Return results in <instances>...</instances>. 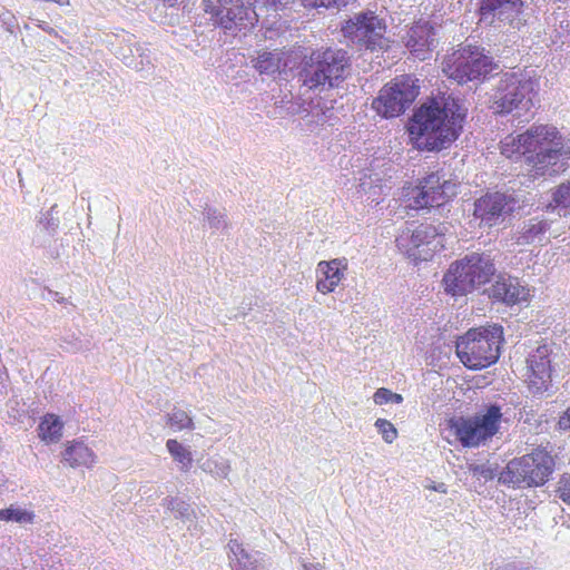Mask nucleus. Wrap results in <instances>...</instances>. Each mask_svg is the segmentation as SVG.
I'll return each mask as SVG.
<instances>
[{
    "instance_id": "obj_18",
    "label": "nucleus",
    "mask_w": 570,
    "mask_h": 570,
    "mask_svg": "<svg viewBox=\"0 0 570 570\" xmlns=\"http://www.w3.org/2000/svg\"><path fill=\"white\" fill-rule=\"evenodd\" d=\"M489 296L507 305L525 302L529 289L517 277L499 275L489 291Z\"/></svg>"
},
{
    "instance_id": "obj_20",
    "label": "nucleus",
    "mask_w": 570,
    "mask_h": 570,
    "mask_svg": "<svg viewBox=\"0 0 570 570\" xmlns=\"http://www.w3.org/2000/svg\"><path fill=\"white\" fill-rule=\"evenodd\" d=\"M347 269L346 259H332L330 262L322 261L317 264L316 288L322 294H328L335 291L341 281L345 276Z\"/></svg>"
},
{
    "instance_id": "obj_9",
    "label": "nucleus",
    "mask_w": 570,
    "mask_h": 570,
    "mask_svg": "<svg viewBox=\"0 0 570 570\" xmlns=\"http://www.w3.org/2000/svg\"><path fill=\"white\" fill-rule=\"evenodd\" d=\"M445 226L407 224L396 236L397 248L415 264L429 261L443 247Z\"/></svg>"
},
{
    "instance_id": "obj_37",
    "label": "nucleus",
    "mask_w": 570,
    "mask_h": 570,
    "mask_svg": "<svg viewBox=\"0 0 570 570\" xmlns=\"http://www.w3.org/2000/svg\"><path fill=\"white\" fill-rule=\"evenodd\" d=\"M57 208V205H53L49 212H47L43 217L39 220V224L46 229L49 234L56 232L58 227V219L53 217V210Z\"/></svg>"
},
{
    "instance_id": "obj_8",
    "label": "nucleus",
    "mask_w": 570,
    "mask_h": 570,
    "mask_svg": "<svg viewBox=\"0 0 570 570\" xmlns=\"http://www.w3.org/2000/svg\"><path fill=\"white\" fill-rule=\"evenodd\" d=\"M498 68L484 49L470 45L448 55L442 62V71L459 85L484 79Z\"/></svg>"
},
{
    "instance_id": "obj_12",
    "label": "nucleus",
    "mask_w": 570,
    "mask_h": 570,
    "mask_svg": "<svg viewBox=\"0 0 570 570\" xmlns=\"http://www.w3.org/2000/svg\"><path fill=\"white\" fill-rule=\"evenodd\" d=\"M204 11L214 26L236 33L252 28L257 16L244 0H203Z\"/></svg>"
},
{
    "instance_id": "obj_39",
    "label": "nucleus",
    "mask_w": 570,
    "mask_h": 570,
    "mask_svg": "<svg viewBox=\"0 0 570 570\" xmlns=\"http://www.w3.org/2000/svg\"><path fill=\"white\" fill-rule=\"evenodd\" d=\"M312 112H313V116L316 118L315 121H316L317 125H322L324 122H327L333 117L332 108L322 107L321 104H317L313 108Z\"/></svg>"
},
{
    "instance_id": "obj_50",
    "label": "nucleus",
    "mask_w": 570,
    "mask_h": 570,
    "mask_svg": "<svg viewBox=\"0 0 570 570\" xmlns=\"http://www.w3.org/2000/svg\"><path fill=\"white\" fill-rule=\"evenodd\" d=\"M63 342L70 344V342H72V338H69V341L67 338H63Z\"/></svg>"
},
{
    "instance_id": "obj_2",
    "label": "nucleus",
    "mask_w": 570,
    "mask_h": 570,
    "mask_svg": "<svg viewBox=\"0 0 570 570\" xmlns=\"http://www.w3.org/2000/svg\"><path fill=\"white\" fill-rule=\"evenodd\" d=\"M351 70L347 51L337 48H318L305 56L298 67L297 79L302 88L321 95L338 88Z\"/></svg>"
},
{
    "instance_id": "obj_49",
    "label": "nucleus",
    "mask_w": 570,
    "mask_h": 570,
    "mask_svg": "<svg viewBox=\"0 0 570 570\" xmlns=\"http://www.w3.org/2000/svg\"><path fill=\"white\" fill-rule=\"evenodd\" d=\"M163 1L171 7L176 3L177 0H163Z\"/></svg>"
},
{
    "instance_id": "obj_33",
    "label": "nucleus",
    "mask_w": 570,
    "mask_h": 570,
    "mask_svg": "<svg viewBox=\"0 0 570 570\" xmlns=\"http://www.w3.org/2000/svg\"><path fill=\"white\" fill-rule=\"evenodd\" d=\"M357 188L360 194L367 195L368 199L379 204L377 196L381 187L379 185H374V179H372L371 176L364 175V177L360 178Z\"/></svg>"
},
{
    "instance_id": "obj_36",
    "label": "nucleus",
    "mask_w": 570,
    "mask_h": 570,
    "mask_svg": "<svg viewBox=\"0 0 570 570\" xmlns=\"http://www.w3.org/2000/svg\"><path fill=\"white\" fill-rule=\"evenodd\" d=\"M553 200L557 206L570 208V181L562 184L553 194Z\"/></svg>"
},
{
    "instance_id": "obj_4",
    "label": "nucleus",
    "mask_w": 570,
    "mask_h": 570,
    "mask_svg": "<svg viewBox=\"0 0 570 570\" xmlns=\"http://www.w3.org/2000/svg\"><path fill=\"white\" fill-rule=\"evenodd\" d=\"M503 341L501 325L492 324L469 330L456 342V355L469 368L487 367L497 362Z\"/></svg>"
},
{
    "instance_id": "obj_26",
    "label": "nucleus",
    "mask_w": 570,
    "mask_h": 570,
    "mask_svg": "<svg viewBox=\"0 0 570 570\" xmlns=\"http://www.w3.org/2000/svg\"><path fill=\"white\" fill-rule=\"evenodd\" d=\"M166 448L174 461L179 464V470L188 472L193 466V455L190 450L175 439L166 442Z\"/></svg>"
},
{
    "instance_id": "obj_11",
    "label": "nucleus",
    "mask_w": 570,
    "mask_h": 570,
    "mask_svg": "<svg viewBox=\"0 0 570 570\" xmlns=\"http://www.w3.org/2000/svg\"><path fill=\"white\" fill-rule=\"evenodd\" d=\"M419 91L417 79L402 75L383 86L372 107L385 118L397 117L412 105Z\"/></svg>"
},
{
    "instance_id": "obj_47",
    "label": "nucleus",
    "mask_w": 570,
    "mask_h": 570,
    "mask_svg": "<svg viewBox=\"0 0 570 570\" xmlns=\"http://www.w3.org/2000/svg\"><path fill=\"white\" fill-rule=\"evenodd\" d=\"M39 27L45 30L46 32H49V33H52L53 32V29L50 28L46 22H42L39 24Z\"/></svg>"
},
{
    "instance_id": "obj_30",
    "label": "nucleus",
    "mask_w": 570,
    "mask_h": 570,
    "mask_svg": "<svg viewBox=\"0 0 570 570\" xmlns=\"http://www.w3.org/2000/svg\"><path fill=\"white\" fill-rule=\"evenodd\" d=\"M167 424L175 432L181 430H193L194 421L191 416L184 410L175 407L170 413L167 414Z\"/></svg>"
},
{
    "instance_id": "obj_16",
    "label": "nucleus",
    "mask_w": 570,
    "mask_h": 570,
    "mask_svg": "<svg viewBox=\"0 0 570 570\" xmlns=\"http://www.w3.org/2000/svg\"><path fill=\"white\" fill-rule=\"evenodd\" d=\"M552 347L548 344L538 346L528 358V385L532 393L542 394L548 391L552 381Z\"/></svg>"
},
{
    "instance_id": "obj_24",
    "label": "nucleus",
    "mask_w": 570,
    "mask_h": 570,
    "mask_svg": "<svg viewBox=\"0 0 570 570\" xmlns=\"http://www.w3.org/2000/svg\"><path fill=\"white\" fill-rule=\"evenodd\" d=\"M228 549L233 570H264V566L258 562L255 554L247 552L237 540H229Z\"/></svg>"
},
{
    "instance_id": "obj_38",
    "label": "nucleus",
    "mask_w": 570,
    "mask_h": 570,
    "mask_svg": "<svg viewBox=\"0 0 570 570\" xmlns=\"http://www.w3.org/2000/svg\"><path fill=\"white\" fill-rule=\"evenodd\" d=\"M559 498L570 504V474L566 473L558 482Z\"/></svg>"
},
{
    "instance_id": "obj_46",
    "label": "nucleus",
    "mask_w": 570,
    "mask_h": 570,
    "mask_svg": "<svg viewBox=\"0 0 570 570\" xmlns=\"http://www.w3.org/2000/svg\"><path fill=\"white\" fill-rule=\"evenodd\" d=\"M70 351L78 352L80 350V342L76 338L75 342H70Z\"/></svg>"
},
{
    "instance_id": "obj_31",
    "label": "nucleus",
    "mask_w": 570,
    "mask_h": 570,
    "mask_svg": "<svg viewBox=\"0 0 570 570\" xmlns=\"http://www.w3.org/2000/svg\"><path fill=\"white\" fill-rule=\"evenodd\" d=\"M203 215L205 223L208 225L210 229L215 232L227 229L228 222L224 210L206 206Z\"/></svg>"
},
{
    "instance_id": "obj_6",
    "label": "nucleus",
    "mask_w": 570,
    "mask_h": 570,
    "mask_svg": "<svg viewBox=\"0 0 570 570\" xmlns=\"http://www.w3.org/2000/svg\"><path fill=\"white\" fill-rule=\"evenodd\" d=\"M537 83L528 75L520 71L503 73L492 96L493 109L499 114L515 112L521 117L533 107L532 96Z\"/></svg>"
},
{
    "instance_id": "obj_21",
    "label": "nucleus",
    "mask_w": 570,
    "mask_h": 570,
    "mask_svg": "<svg viewBox=\"0 0 570 570\" xmlns=\"http://www.w3.org/2000/svg\"><path fill=\"white\" fill-rule=\"evenodd\" d=\"M289 53L283 50L262 51L253 60L254 68L259 73L274 75L285 72L288 66Z\"/></svg>"
},
{
    "instance_id": "obj_45",
    "label": "nucleus",
    "mask_w": 570,
    "mask_h": 570,
    "mask_svg": "<svg viewBox=\"0 0 570 570\" xmlns=\"http://www.w3.org/2000/svg\"><path fill=\"white\" fill-rule=\"evenodd\" d=\"M403 402V396L401 394L394 393L391 391V403L400 404Z\"/></svg>"
},
{
    "instance_id": "obj_34",
    "label": "nucleus",
    "mask_w": 570,
    "mask_h": 570,
    "mask_svg": "<svg viewBox=\"0 0 570 570\" xmlns=\"http://www.w3.org/2000/svg\"><path fill=\"white\" fill-rule=\"evenodd\" d=\"M374 426L386 443H392L397 438L396 428L385 419H377Z\"/></svg>"
},
{
    "instance_id": "obj_5",
    "label": "nucleus",
    "mask_w": 570,
    "mask_h": 570,
    "mask_svg": "<svg viewBox=\"0 0 570 570\" xmlns=\"http://www.w3.org/2000/svg\"><path fill=\"white\" fill-rule=\"evenodd\" d=\"M494 273L495 267L489 255L471 253L450 265L443 283L449 294L461 296L487 284Z\"/></svg>"
},
{
    "instance_id": "obj_7",
    "label": "nucleus",
    "mask_w": 570,
    "mask_h": 570,
    "mask_svg": "<svg viewBox=\"0 0 570 570\" xmlns=\"http://www.w3.org/2000/svg\"><path fill=\"white\" fill-rule=\"evenodd\" d=\"M554 468L553 458L543 450L511 460L500 473L499 481L514 488L543 485Z\"/></svg>"
},
{
    "instance_id": "obj_35",
    "label": "nucleus",
    "mask_w": 570,
    "mask_h": 570,
    "mask_svg": "<svg viewBox=\"0 0 570 570\" xmlns=\"http://www.w3.org/2000/svg\"><path fill=\"white\" fill-rule=\"evenodd\" d=\"M469 472L478 478L483 479L484 481L491 480L494 478V470L488 463L476 464L472 463L469 465Z\"/></svg>"
},
{
    "instance_id": "obj_41",
    "label": "nucleus",
    "mask_w": 570,
    "mask_h": 570,
    "mask_svg": "<svg viewBox=\"0 0 570 570\" xmlns=\"http://www.w3.org/2000/svg\"><path fill=\"white\" fill-rule=\"evenodd\" d=\"M494 570H530V568L521 561H510L498 566Z\"/></svg>"
},
{
    "instance_id": "obj_32",
    "label": "nucleus",
    "mask_w": 570,
    "mask_h": 570,
    "mask_svg": "<svg viewBox=\"0 0 570 570\" xmlns=\"http://www.w3.org/2000/svg\"><path fill=\"white\" fill-rule=\"evenodd\" d=\"M522 134L514 136H507L503 141H501V154L508 158L513 157L515 154L527 155V145L523 144Z\"/></svg>"
},
{
    "instance_id": "obj_27",
    "label": "nucleus",
    "mask_w": 570,
    "mask_h": 570,
    "mask_svg": "<svg viewBox=\"0 0 570 570\" xmlns=\"http://www.w3.org/2000/svg\"><path fill=\"white\" fill-rule=\"evenodd\" d=\"M199 468L215 479H226L232 470L229 460L218 454L203 461Z\"/></svg>"
},
{
    "instance_id": "obj_1",
    "label": "nucleus",
    "mask_w": 570,
    "mask_h": 570,
    "mask_svg": "<svg viewBox=\"0 0 570 570\" xmlns=\"http://www.w3.org/2000/svg\"><path fill=\"white\" fill-rule=\"evenodd\" d=\"M464 117L465 109L450 96L433 99L414 112L410 134L415 136L419 148L440 150L458 138Z\"/></svg>"
},
{
    "instance_id": "obj_43",
    "label": "nucleus",
    "mask_w": 570,
    "mask_h": 570,
    "mask_svg": "<svg viewBox=\"0 0 570 570\" xmlns=\"http://www.w3.org/2000/svg\"><path fill=\"white\" fill-rule=\"evenodd\" d=\"M292 0H266V3L274 7L275 9L286 7Z\"/></svg>"
},
{
    "instance_id": "obj_44",
    "label": "nucleus",
    "mask_w": 570,
    "mask_h": 570,
    "mask_svg": "<svg viewBox=\"0 0 570 570\" xmlns=\"http://www.w3.org/2000/svg\"><path fill=\"white\" fill-rule=\"evenodd\" d=\"M304 570H323V566L321 563H303Z\"/></svg>"
},
{
    "instance_id": "obj_25",
    "label": "nucleus",
    "mask_w": 570,
    "mask_h": 570,
    "mask_svg": "<svg viewBox=\"0 0 570 570\" xmlns=\"http://www.w3.org/2000/svg\"><path fill=\"white\" fill-rule=\"evenodd\" d=\"M63 422L55 414H46L38 426L39 438L47 443H56L62 436Z\"/></svg>"
},
{
    "instance_id": "obj_29",
    "label": "nucleus",
    "mask_w": 570,
    "mask_h": 570,
    "mask_svg": "<svg viewBox=\"0 0 570 570\" xmlns=\"http://www.w3.org/2000/svg\"><path fill=\"white\" fill-rule=\"evenodd\" d=\"M163 507L175 514L176 519L188 521L195 514L190 504L177 497H167L163 500Z\"/></svg>"
},
{
    "instance_id": "obj_13",
    "label": "nucleus",
    "mask_w": 570,
    "mask_h": 570,
    "mask_svg": "<svg viewBox=\"0 0 570 570\" xmlns=\"http://www.w3.org/2000/svg\"><path fill=\"white\" fill-rule=\"evenodd\" d=\"M459 183L444 171L431 173L412 190L407 206L412 209L441 206L456 196Z\"/></svg>"
},
{
    "instance_id": "obj_14",
    "label": "nucleus",
    "mask_w": 570,
    "mask_h": 570,
    "mask_svg": "<svg viewBox=\"0 0 570 570\" xmlns=\"http://www.w3.org/2000/svg\"><path fill=\"white\" fill-rule=\"evenodd\" d=\"M480 22L495 29L507 26L520 28L523 23V0H478Z\"/></svg>"
},
{
    "instance_id": "obj_19",
    "label": "nucleus",
    "mask_w": 570,
    "mask_h": 570,
    "mask_svg": "<svg viewBox=\"0 0 570 570\" xmlns=\"http://www.w3.org/2000/svg\"><path fill=\"white\" fill-rule=\"evenodd\" d=\"M435 41L433 27L428 22H417L407 31L405 46L413 56L425 60L435 46Z\"/></svg>"
},
{
    "instance_id": "obj_42",
    "label": "nucleus",
    "mask_w": 570,
    "mask_h": 570,
    "mask_svg": "<svg viewBox=\"0 0 570 570\" xmlns=\"http://www.w3.org/2000/svg\"><path fill=\"white\" fill-rule=\"evenodd\" d=\"M559 426L562 430H570V406L559 420Z\"/></svg>"
},
{
    "instance_id": "obj_28",
    "label": "nucleus",
    "mask_w": 570,
    "mask_h": 570,
    "mask_svg": "<svg viewBox=\"0 0 570 570\" xmlns=\"http://www.w3.org/2000/svg\"><path fill=\"white\" fill-rule=\"evenodd\" d=\"M36 514L33 511L20 505L11 504L6 509H0V521L17 522L20 524L32 523Z\"/></svg>"
},
{
    "instance_id": "obj_17",
    "label": "nucleus",
    "mask_w": 570,
    "mask_h": 570,
    "mask_svg": "<svg viewBox=\"0 0 570 570\" xmlns=\"http://www.w3.org/2000/svg\"><path fill=\"white\" fill-rule=\"evenodd\" d=\"M514 199L503 193H487L474 202L473 216L480 226L491 227L513 210Z\"/></svg>"
},
{
    "instance_id": "obj_3",
    "label": "nucleus",
    "mask_w": 570,
    "mask_h": 570,
    "mask_svg": "<svg viewBox=\"0 0 570 570\" xmlns=\"http://www.w3.org/2000/svg\"><path fill=\"white\" fill-rule=\"evenodd\" d=\"M535 175L553 176L563 171L570 158V135L561 137L556 127L538 125L522 134Z\"/></svg>"
},
{
    "instance_id": "obj_40",
    "label": "nucleus",
    "mask_w": 570,
    "mask_h": 570,
    "mask_svg": "<svg viewBox=\"0 0 570 570\" xmlns=\"http://www.w3.org/2000/svg\"><path fill=\"white\" fill-rule=\"evenodd\" d=\"M373 400H374L375 404H377V405L391 403V390L384 389V387L379 389L374 393Z\"/></svg>"
},
{
    "instance_id": "obj_15",
    "label": "nucleus",
    "mask_w": 570,
    "mask_h": 570,
    "mask_svg": "<svg viewBox=\"0 0 570 570\" xmlns=\"http://www.w3.org/2000/svg\"><path fill=\"white\" fill-rule=\"evenodd\" d=\"M385 28L384 21L373 11H365L346 21L342 31L352 42L374 50L383 47Z\"/></svg>"
},
{
    "instance_id": "obj_23",
    "label": "nucleus",
    "mask_w": 570,
    "mask_h": 570,
    "mask_svg": "<svg viewBox=\"0 0 570 570\" xmlns=\"http://www.w3.org/2000/svg\"><path fill=\"white\" fill-rule=\"evenodd\" d=\"M62 461L71 468L91 466L95 463V453L83 442H68L65 451L61 453Z\"/></svg>"
},
{
    "instance_id": "obj_48",
    "label": "nucleus",
    "mask_w": 570,
    "mask_h": 570,
    "mask_svg": "<svg viewBox=\"0 0 570 570\" xmlns=\"http://www.w3.org/2000/svg\"><path fill=\"white\" fill-rule=\"evenodd\" d=\"M134 68H135L136 70H144V69H145V62H144V60H140V62H139V63H135Z\"/></svg>"
},
{
    "instance_id": "obj_22",
    "label": "nucleus",
    "mask_w": 570,
    "mask_h": 570,
    "mask_svg": "<svg viewBox=\"0 0 570 570\" xmlns=\"http://www.w3.org/2000/svg\"><path fill=\"white\" fill-rule=\"evenodd\" d=\"M550 224L546 219L531 218L523 224L515 234L514 239L519 245L540 244L547 239Z\"/></svg>"
},
{
    "instance_id": "obj_10",
    "label": "nucleus",
    "mask_w": 570,
    "mask_h": 570,
    "mask_svg": "<svg viewBox=\"0 0 570 570\" xmlns=\"http://www.w3.org/2000/svg\"><path fill=\"white\" fill-rule=\"evenodd\" d=\"M502 416L501 407L497 404H490L474 417L452 420L451 428L462 445L478 446L499 432Z\"/></svg>"
}]
</instances>
